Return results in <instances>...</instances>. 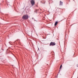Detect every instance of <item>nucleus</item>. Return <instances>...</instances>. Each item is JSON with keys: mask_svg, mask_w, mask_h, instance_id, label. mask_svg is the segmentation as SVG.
Instances as JSON below:
<instances>
[{"mask_svg": "<svg viewBox=\"0 0 78 78\" xmlns=\"http://www.w3.org/2000/svg\"><path fill=\"white\" fill-rule=\"evenodd\" d=\"M28 15H25L22 17V18L23 19H24V20H26V19H28Z\"/></svg>", "mask_w": 78, "mask_h": 78, "instance_id": "obj_1", "label": "nucleus"}, {"mask_svg": "<svg viewBox=\"0 0 78 78\" xmlns=\"http://www.w3.org/2000/svg\"><path fill=\"white\" fill-rule=\"evenodd\" d=\"M56 45V43L54 42H51L50 44V46L51 45V46H54Z\"/></svg>", "mask_w": 78, "mask_h": 78, "instance_id": "obj_2", "label": "nucleus"}, {"mask_svg": "<svg viewBox=\"0 0 78 78\" xmlns=\"http://www.w3.org/2000/svg\"><path fill=\"white\" fill-rule=\"evenodd\" d=\"M31 3L32 4V6H33L34 5V3H35V2H34V0H31Z\"/></svg>", "mask_w": 78, "mask_h": 78, "instance_id": "obj_3", "label": "nucleus"}, {"mask_svg": "<svg viewBox=\"0 0 78 78\" xmlns=\"http://www.w3.org/2000/svg\"><path fill=\"white\" fill-rule=\"evenodd\" d=\"M63 3V2H61V1H60V5H62Z\"/></svg>", "mask_w": 78, "mask_h": 78, "instance_id": "obj_4", "label": "nucleus"}, {"mask_svg": "<svg viewBox=\"0 0 78 78\" xmlns=\"http://www.w3.org/2000/svg\"><path fill=\"white\" fill-rule=\"evenodd\" d=\"M58 22H56L55 24V26H56V25H57V24H58Z\"/></svg>", "mask_w": 78, "mask_h": 78, "instance_id": "obj_5", "label": "nucleus"}, {"mask_svg": "<svg viewBox=\"0 0 78 78\" xmlns=\"http://www.w3.org/2000/svg\"><path fill=\"white\" fill-rule=\"evenodd\" d=\"M62 67V65H61L60 66V70H61V68Z\"/></svg>", "mask_w": 78, "mask_h": 78, "instance_id": "obj_6", "label": "nucleus"}, {"mask_svg": "<svg viewBox=\"0 0 78 78\" xmlns=\"http://www.w3.org/2000/svg\"><path fill=\"white\" fill-rule=\"evenodd\" d=\"M77 67H78V65H77Z\"/></svg>", "mask_w": 78, "mask_h": 78, "instance_id": "obj_7", "label": "nucleus"}]
</instances>
